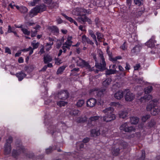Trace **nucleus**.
<instances>
[{"label": "nucleus", "mask_w": 160, "mask_h": 160, "mask_svg": "<svg viewBox=\"0 0 160 160\" xmlns=\"http://www.w3.org/2000/svg\"><path fill=\"white\" fill-rule=\"evenodd\" d=\"M79 11L80 15L77 18H76V19L79 22L82 23H84L85 22H87L89 24L92 23L91 20L88 18L85 15V13H90V11L89 10H86L85 9H78L74 11Z\"/></svg>", "instance_id": "f257e3e1"}, {"label": "nucleus", "mask_w": 160, "mask_h": 160, "mask_svg": "<svg viewBox=\"0 0 160 160\" xmlns=\"http://www.w3.org/2000/svg\"><path fill=\"white\" fill-rule=\"evenodd\" d=\"M98 53L99 57L100 58L101 60V61L100 63H98L96 55L94 53H93L92 54V56L95 62V66L98 69H99L100 70L103 71L105 69L106 65V63L103 55V53L102 52L101 50H99L98 51Z\"/></svg>", "instance_id": "f03ea898"}, {"label": "nucleus", "mask_w": 160, "mask_h": 160, "mask_svg": "<svg viewBox=\"0 0 160 160\" xmlns=\"http://www.w3.org/2000/svg\"><path fill=\"white\" fill-rule=\"evenodd\" d=\"M113 108L111 107L106 108L102 111V112L106 114L103 117L104 121L108 122L115 119L116 116L113 113Z\"/></svg>", "instance_id": "7ed1b4c3"}, {"label": "nucleus", "mask_w": 160, "mask_h": 160, "mask_svg": "<svg viewBox=\"0 0 160 160\" xmlns=\"http://www.w3.org/2000/svg\"><path fill=\"white\" fill-rule=\"evenodd\" d=\"M46 9V7L44 4L37 6L30 12L29 16L32 18L34 16L36 15L38 13L42 12L45 11Z\"/></svg>", "instance_id": "20e7f679"}, {"label": "nucleus", "mask_w": 160, "mask_h": 160, "mask_svg": "<svg viewBox=\"0 0 160 160\" xmlns=\"http://www.w3.org/2000/svg\"><path fill=\"white\" fill-rule=\"evenodd\" d=\"M12 138L9 137L6 140V143L4 145V152L6 155L9 154L11 152L12 148L11 144L12 142Z\"/></svg>", "instance_id": "39448f33"}, {"label": "nucleus", "mask_w": 160, "mask_h": 160, "mask_svg": "<svg viewBox=\"0 0 160 160\" xmlns=\"http://www.w3.org/2000/svg\"><path fill=\"white\" fill-rule=\"evenodd\" d=\"M128 122H125L122 123L120 126L119 129L122 131L125 132H131L135 131V128L132 126H128Z\"/></svg>", "instance_id": "423d86ee"}, {"label": "nucleus", "mask_w": 160, "mask_h": 160, "mask_svg": "<svg viewBox=\"0 0 160 160\" xmlns=\"http://www.w3.org/2000/svg\"><path fill=\"white\" fill-rule=\"evenodd\" d=\"M106 92L105 89H98L97 88H93L90 90L91 94L95 95L98 97H101L106 93Z\"/></svg>", "instance_id": "0eeeda50"}, {"label": "nucleus", "mask_w": 160, "mask_h": 160, "mask_svg": "<svg viewBox=\"0 0 160 160\" xmlns=\"http://www.w3.org/2000/svg\"><path fill=\"white\" fill-rule=\"evenodd\" d=\"M57 95L59 99L65 100L69 97V93L67 90H62L58 93Z\"/></svg>", "instance_id": "6e6552de"}, {"label": "nucleus", "mask_w": 160, "mask_h": 160, "mask_svg": "<svg viewBox=\"0 0 160 160\" xmlns=\"http://www.w3.org/2000/svg\"><path fill=\"white\" fill-rule=\"evenodd\" d=\"M125 99L128 101L132 100L134 97V95L129 90H126L124 92Z\"/></svg>", "instance_id": "1a4fd4ad"}, {"label": "nucleus", "mask_w": 160, "mask_h": 160, "mask_svg": "<svg viewBox=\"0 0 160 160\" xmlns=\"http://www.w3.org/2000/svg\"><path fill=\"white\" fill-rule=\"evenodd\" d=\"M72 37H69L68 38L67 41L65 43L63 44L62 47V49L63 50V52L65 53L66 50V48L70 49V47L71 46L72 41H71Z\"/></svg>", "instance_id": "9d476101"}, {"label": "nucleus", "mask_w": 160, "mask_h": 160, "mask_svg": "<svg viewBox=\"0 0 160 160\" xmlns=\"http://www.w3.org/2000/svg\"><path fill=\"white\" fill-rule=\"evenodd\" d=\"M17 150H13L12 151V155L14 157H16L21 152H24L25 151L24 148L22 146H17Z\"/></svg>", "instance_id": "9b49d317"}, {"label": "nucleus", "mask_w": 160, "mask_h": 160, "mask_svg": "<svg viewBox=\"0 0 160 160\" xmlns=\"http://www.w3.org/2000/svg\"><path fill=\"white\" fill-rule=\"evenodd\" d=\"M157 102L153 100L150 101L148 104L146 109L148 111H151L155 107H156Z\"/></svg>", "instance_id": "f8f14e48"}, {"label": "nucleus", "mask_w": 160, "mask_h": 160, "mask_svg": "<svg viewBox=\"0 0 160 160\" xmlns=\"http://www.w3.org/2000/svg\"><path fill=\"white\" fill-rule=\"evenodd\" d=\"M96 100L94 98H91L88 100L87 102V105L88 107H92L96 104Z\"/></svg>", "instance_id": "ddd939ff"}, {"label": "nucleus", "mask_w": 160, "mask_h": 160, "mask_svg": "<svg viewBox=\"0 0 160 160\" xmlns=\"http://www.w3.org/2000/svg\"><path fill=\"white\" fill-rule=\"evenodd\" d=\"M128 111L125 110L120 111L119 112L118 115L120 118H124L128 117Z\"/></svg>", "instance_id": "4468645a"}, {"label": "nucleus", "mask_w": 160, "mask_h": 160, "mask_svg": "<svg viewBox=\"0 0 160 160\" xmlns=\"http://www.w3.org/2000/svg\"><path fill=\"white\" fill-rule=\"evenodd\" d=\"M124 93L122 91H120L114 94L115 98L117 99H120L123 96Z\"/></svg>", "instance_id": "2eb2a0df"}, {"label": "nucleus", "mask_w": 160, "mask_h": 160, "mask_svg": "<svg viewBox=\"0 0 160 160\" xmlns=\"http://www.w3.org/2000/svg\"><path fill=\"white\" fill-rule=\"evenodd\" d=\"M156 41L152 39H150L146 43V45L149 47L153 48L154 46L155 43Z\"/></svg>", "instance_id": "dca6fc26"}, {"label": "nucleus", "mask_w": 160, "mask_h": 160, "mask_svg": "<svg viewBox=\"0 0 160 160\" xmlns=\"http://www.w3.org/2000/svg\"><path fill=\"white\" fill-rule=\"evenodd\" d=\"M16 75L18 78L19 80L21 81L26 76V75L22 72H21L19 73H16Z\"/></svg>", "instance_id": "f3484780"}, {"label": "nucleus", "mask_w": 160, "mask_h": 160, "mask_svg": "<svg viewBox=\"0 0 160 160\" xmlns=\"http://www.w3.org/2000/svg\"><path fill=\"white\" fill-rule=\"evenodd\" d=\"M76 59L77 65L78 66L82 67L85 61L79 57L76 58Z\"/></svg>", "instance_id": "a211bd4d"}, {"label": "nucleus", "mask_w": 160, "mask_h": 160, "mask_svg": "<svg viewBox=\"0 0 160 160\" xmlns=\"http://www.w3.org/2000/svg\"><path fill=\"white\" fill-rule=\"evenodd\" d=\"M160 112V109L159 108L156 107L154 108L151 111V113L153 115H156L158 114Z\"/></svg>", "instance_id": "6ab92c4d"}, {"label": "nucleus", "mask_w": 160, "mask_h": 160, "mask_svg": "<svg viewBox=\"0 0 160 160\" xmlns=\"http://www.w3.org/2000/svg\"><path fill=\"white\" fill-rule=\"evenodd\" d=\"M152 97L151 95L150 94L147 95L143 97H141L140 98V100L141 102H143L145 101V102L148 101V100L151 99Z\"/></svg>", "instance_id": "aec40b11"}, {"label": "nucleus", "mask_w": 160, "mask_h": 160, "mask_svg": "<svg viewBox=\"0 0 160 160\" xmlns=\"http://www.w3.org/2000/svg\"><path fill=\"white\" fill-rule=\"evenodd\" d=\"M52 60V57L48 55H45L44 57V61L45 63L50 62Z\"/></svg>", "instance_id": "412c9836"}, {"label": "nucleus", "mask_w": 160, "mask_h": 160, "mask_svg": "<svg viewBox=\"0 0 160 160\" xmlns=\"http://www.w3.org/2000/svg\"><path fill=\"white\" fill-rule=\"evenodd\" d=\"M112 81L111 78H108L103 82L102 85L105 87H107L110 84Z\"/></svg>", "instance_id": "4be33fe9"}, {"label": "nucleus", "mask_w": 160, "mask_h": 160, "mask_svg": "<svg viewBox=\"0 0 160 160\" xmlns=\"http://www.w3.org/2000/svg\"><path fill=\"white\" fill-rule=\"evenodd\" d=\"M141 48V47L137 45L132 50V52L133 53H137L140 51Z\"/></svg>", "instance_id": "5701e85b"}, {"label": "nucleus", "mask_w": 160, "mask_h": 160, "mask_svg": "<svg viewBox=\"0 0 160 160\" xmlns=\"http://www.w3.org/2000/svg\"><path fill=\"white\" fill-rule=\"evenodd\" d=\"M139 121V119L137 117H132L130 118L131 123L132 124H136Z\"/></svg>", "instance_id": "b1692460"}, {"label": "nucleus", "mask_w": 160, "mask_h": 160, "mask_svg": "<svg viewBox=\"0 0 160 160\" xmlns=\"http://www.w3.org/2000/svg\"><path fill=\"white\" fill-rule=\"evenodd\" d=\"M87 120V118L85 116L83 117H80L78 118L77 121L78 123H83L86 122Z\"/></svg>", "instance_id": "393cba45"}, {"label": "nucleus", "mask_w": 160, "mask_h": 160, "mask_svg": "<svg viewBox=\"0 0 160 160\" xmlns=\"http://www.w3.org/2000/svg\"><path fill=\"white\" fill-rule=\"evenodd\" d=\"M143 13V12L142 10H137L133 12V14L134 17H138L141 16Z\"/></svg>", "instance_id": "a878e982"}, {"label": "nucleus", "mask_w": 160, "mask_h": 160, "mask_svg": "<svg viewBox=\"0 0 160 160\" xmlns=\"http://www.w3.org/2000/svg\"><path fill=\"white\" fill-rule=\"evenodd\" d=\"M100 130H96V129H92L91 131V134L93 137L98 136L100 134Z\"/></svg>", "instance_id": "bb28decb"}, {"label": "nucleus", "mask_w": 160, "mask_h": 160, "mask_svg": "<svg viewBox=\"0 0 160 160\" xmlns=\"http://www.w3.org/2000/svg\"><path fill=\"white\" fill-rule=\"evenodd\" d=\"M117 71L116 69H108L106 72V75H110L111 74H115L117 73Z\"/></svg>", "instance_id": "cd10ccee"}, {"label": "nucleus", "mask_w": 160, "mask_h": 160, "mask_svg": "<svg viewBox=\"0 0 160 160\" xmlns=\"http://www.w3.org/2000/svg\"><path fill=\"white\" fill-rule=\"evenodd\" d=\"M80 111L77 109L72 110H71L69 113L72 116H75L78 115Z\"/></svg>", "instance_id": "c85d7f7f"}, {"label": "nucleus", "mask_w": 160, "mask_h": 160, "mask_svg": "<svg viewBox=\"0 0 160 160\" xmlns=\"http://www.w3.org/2000/svg\"><path fill=\"white\" fill-rule=\"evenodd\" d=\"M99 117L98 116H96L90 117L89 119V122L90 123L92 122H95L99 119Z\"/></svg>", "instance_id": "c756f323"}, {"label": "nucleus", "mask_w": 160, "mask_h": 160, "mask_svg": "<svg viewBox=\"0 0 160 160\" xmlns=\"http://www.w3.org/2000/svg\"><path fill=\"white\" fill-rule=\"evenodd\" d=\"M82 67H85L87 69H88L89 71H92L94 70L93 68H91L90 66L89 65L88 63L86 62H85L83 66Z\"/></svg>", "instance_id": "7c9ffc66"}, {"label": "nucleus", "mask_w": 160, "mask_h": 160, "mask_svg": "<svg viewBox=\"0 0 160 160\" xmlns=\"http://www.w3.org/2000/svg\"><path fill=\"white\" fill-rule=\"evenodd\" d=\"M120 150L119 148H114L112 152V155L114 156H117L119 154Z\"/></svg>", "instance_id": "2f4dec72"}, {"label": "nucleus", "mask_w": 160, "mask_h": 160, "mask_svg": "<svg viewBox=\"0 0 160 160\" xmlns=\"http://www.w3.org/2000/svg\"><path fill=\"white\" fill-rule=\"evenodd\" d=\"M153 89L152 87L148 86L144 89V92L145 93H149L151 92Z\"/></svg>", "instance_id": "473e14b6"}, {"label": "nucleus", "mask_w": 160, "mask_h": 160, "mask_svg": "<svg viewBox=\"0 0 160 160\" xmlns=\"http://www.w3.org/2000/svg\"><path fill=\"white\" fill-rule=\"evenodd\" d=\"M96 35L97 36L98 40L99 41L101 42V40L103 38V35L99 32H97L96 33Z\"/></svg>", "instance_id": "72a5a7b5"}, {"label": "nucleus", "mask_w": 160, "mask_h": 160, "mask_svg": "<svg viewBox=\"0 0 160 160\" xmlns=\"http://www.w3.org/2000/svg\"><path fill=\"white\" fill-rule=\"evenodd\" d=\"M66 67L65 66H62L60 67L58 70L57 73V74H61L63 71L66 68Z\"/></svg>", "instance_id": "f704fd0d"}, {"label": "nucleus", "mask_w": 160, "mask_h": 160, "mask_svg": "<svg viewBox=\"0 0 160 160\" xmlns=\"http://www.w3.org/2000/svg\"><path fill=\"white\" fill-rule=\"evenodd\" d=\"M28 9L24 6H22L20 7V11L23 13H26L27 12Z\"/></svg>", "instance_id": "c9c22d12"}, {"label": "nucleus", "mask_w": 160, "mask_h": 160, "mask_svg": "<svg viewBox=\"0 0 160 160\" xmlns=\"http://www.w3.org/2000/svg\"><path fill=\"white\" fill-rule=\"evenodd\" d=\"M57 103L58 106L60 107H62V106H64L67 103V102L64 101H60L58 102Z\"/></svg>", "instance_id": "e433bc0d"}, {"label": "nucleus", "mask_w": 160, "mask_h": 160, "mask_svg": "<svg viewBox=\"0 0 160 160\" xmlns=\"http://www.w3.org/2000/svg\"><path fill=\"white\" fill-rule=\"evenodd\" d=\"M84 103V101L83 100H79L76 103L77 106L78 107H80L83 106Z\"/></svg>", "instance_id": "4c0bfd02"}, {"label": "nucleus", "mask_w": 160, "mask_h": 160, "mask_svg": "<svg viewBox=\"0 0 160 160\" xmlns=\"http://www.w3.org/2000/svg\"><path fill=\"white\" fill-rule=\"evenodd\" d=\"M103 4V0H97L96 1V5L98 7H102Z\"/></svg>", "instance_id": "58836bf2"}, {"label": "nucleus", "mask_w": 160, "mask_h": 160, "mask_svg": "<svg viewBox=\"0 0 160 160\" xmlns=\"http://www.w3.org/2000/svg\"><path fill=\"white\" fill-rule=\"evenodd\" d=\"M84 147V144L82 142L77 144V148L78 151H81V149Z\"/></svg>", "instance_id": "ea45409f"}, {"label": "nucleus", "mask_w": 160, "mask_h": 160, "mask_svg": "<svg viewBox=\"0 0 160 160\" xmlns=\"http://www.w3.org/2000/svg\"><path fill=\"white\" fill-rule=\"evenodd\" d=\"M49 40L50 41V42H49V43H50V44H49L50 45V47L48 48H46V50L47 51L49 50H50V49L51 48L52 46V45H53V40L52 38H49Z\"/></svg>", "instance_id": "a19ab883"}, {"label": "nucleus", "mask_w": 160, "mask_h": 160, "mask_svg": "<svg viewBox=\"0 0 160 160\" xmlns=\"http://www.w3.org/2000/svg\"><path fill=\"white\" fill-rule=\"evenodd\" d=\"M150 118L149 115H146L142 117V122H145L146 121Z\"/></svg>", "instance_id": "79ce46f5"}, {"label": "nucleus", "mask_w": 160, "mask_h": 160, "mask_svg": "<svg viewBox=\"0 0 160 160\" xmlns=\"http://www.w3.org/2000/svg\"><path fill=\"white\" fill-rule=\"evenodd\" d=\"M62 15L64 16L67 20L70 21L71 22H73V19L70 17H69L67 16L64 14H62Z\"/></svg>", "instance_id": "37998d69"}, {"label": "nucleus", "mask_w": 160, "mask_h": 160, "mask_svg": "<svg viewBox=\"0 0 160 160\" xmlns=\"http://www.w3.org/2000/svg\"><path fill=\"white\" fill-rule=\"evenodd\" d=\"M78 9H84V8H77L75 9H74L72 12V13L73 14L77 15L78 17L80 15V13H79V12L78 11V10L76 11H74L75 10H76Z\"/></svg>", "instance_id": "c03bdc74"}, {"label": "nucleus", "mask_w": 160, "mask_h": 160, "mask_svg": "<svg viewBox=\"0 0 160 160\" xmlns=\"http://www.w3.org/2000/svg\"><path fill=\"white\" fill-rule=\"evenodd\" d=\"M88 37H87L85 35H83L82 37V42L83 44L86 43L87 39Z\"/></svg>", "instance_id": "a18cd8bd"}, {"label": "nucleus", "mask_w": 160, "mask_h": 160, "mask_svg": "<svg viewBox=\"0 0 160 160\" xmlns=\"http://www.w3.org/2000/svg\"><path fill=\"white\" fill-rule=\"evenodd\" d=\"M40 0H33L32 2H31L30 3V6H35L36 4L38 3L39 2Z\"/></svg>", "instance_id": "49530a36"}, {"label": "nucleus", "mask_w": 160, "mask_h": 160, "mask_svg": "<svg viewBox=\"0 0 160 160\" xmlns=\"http://www.w3.org/2000/svg\"><path fill=\"white\" fill-rule=\"evenodd\" d=\"M55 149V148H53L52 147H50L46 149V153L48 154H49L52 152V151Z\"/></svg>", "instance_id": "de8ad7c7"}, {"label": "nucleus", "mask_w": 160, "mask_h": 160, "mask_svg": "<svg viewBox=\"0 0 160 160\" xmlns=\"http://www.w3.org/2000/svg\"><path fill=\"white\" fill-rule=\"evenodd\" d=\"M39 43L38 42H37L36 43H34L33 42H32L31 43V45L33 47V49L37 48L39 46Z\"/></svg>", "instance_id": "09e8293b"}, {"label": "nucleus", "mask_w": 160, "mask_h": 160, "mask_svg": "<svg viewBox=\"0 0 160 160\" xmlns=\"http://www.w3.org/2000/svg\"><path fill=\"white\" fill-rule=\"evenodd\" d=\"M22 31L25 34L29 35L30 34V32L26 29L22 28Z\"/></svg>", "instance_id": "8fccbe9b"}, {"label": "nucleus", "mask_w": 160, "mask_h": 160, "mask_svg": "<svg viewBox=\"0 0 160 160\" xmlns=\"http://www.w3.org/2000/svg\"><path fill=\"white\" fill-rule=\"evenodd\" d=\"M51 30L57 33L58 32V29L56 26H52L51 28Z\"/></svg>", "instance_id": "3c124183"}, {"label": "nucleus", "mask_w": 160, "mask_h": 160, "mask_svg": "<svg viewBox=\"0 0 160 160\" xmlns=\"http://www.w3.org/2000/svg\"><path fill=\"white\" fill-rule=\"evenodd\" d=\"M14 30V27H11V26L9 25L8 26V32L10 33L11 32H13Z\"/></svg>", "instance_id": "603ef678"}, {"label": "nucleus", "mask_w": 160, "mask_h": 160, "mask_svg": "<svg viewBox=\"0 0 160 160\" xmlns=\"http://www.w3.org/2000/svg\"><path fill=\"white\" fill-rule=\"evenodd\" d=\"M145 152L144 151H142V156L138 160H144L145 158Z\"/></svg>", "instance_id": "864d4df0"}, {"label": "nucleus", "mask_w": 160, "mask_h": 160, "mask_svg": "<svg viewBox=\"0 0 160 160\" xmlns=\"http://www.w3.org/2000/svg\"><path fill=\"white\" fill-rule=\"evenodd\" d=\"M86 42L88 44H90L92 45H93L94 44V42L91 40L88 37L87 39V41Z\"/></svg>", "instance_id": "5fc2aeb1"}, {"label": "nucleus", "mask_w": 160, "mask_h": 160, "mask_svg": "<svg viewBox=\"0 0 160 160\" xmlns=\"http://www.w3.org/2000/svg\"><path fill=\"white\" fill-rule=\"evenodd\" d=\"M62 43L61 41H58L57 42L56 44V48H59L61 46Z\"/></svg>", "instance_id": "6e6d98bb"}, {"label": "nucleus", "mask_w": 160, "mask_h": 160, "mask_svg": "<svg viewBox=\"0 0 160 160\" xmlns=\"http://www.w3.org/2000/svg\"><path fill=\"white\" fill-rule=\"evenodd\" d=\"M58 5L56 3H53L52 4L51 6H50L51 8H57L58 7Z\"/></svg>", "instance_id": "4d7b16f0"}, {"label": "nucleus", "mask_w": 160, "mask_h": 160, "mask_svg": "<svg viewBox=\"0 0 160 160\" xmlns=\"http://www.w3.org/2000/svg\"><path fill=\"white\" fill-rule=\"evenodd\" d=\"M134 2L135 4L138 6H140L141 4V2L139 0H134Z\"/></svg>", "instance_id": "13d9d810"}, {"label": "nucleus", "mask_w": 160, "mask_h": 160, "mask_svg": "<svg viewBox=\"0 0 160 160\" xmlns=\"http://www.w3.org/2000/svg\"><path fill=\"white\" fill-rule=\"evenodd\" d=\"M38 31L37 30H35L34 31H31V37H35Z\"/></svg>", "instance_id": "bf43d9fd"}, {"label": "nucleus", "mask_w": 160, "mask_h": 160, "mask_svg": "<svg viewBox=\"0 0 160 160\" xmlns=\"http://www.w3.org/2000/svg\"><path fill=\"white\" fill-rule=\"evenodd\" d=\"M5 52L8 53L9 54H11V52L10 49L8 47H6L5 49Z\"/></svg>", "instance_id": "052dcab7"}, {"label": "nucleus", "mask_w": 160, "mask_h": 160, "mask_svg": "<svg viewBox=\"0 0 160 160\" xmlns=\"http://www.w3.org/2000/svg\"><path fill=\"white\" fill-rule=\"evenodd\" d=\"M45 52L44 47L43 46L40 49V51L39 52V53H40V55L44 53Z\"/></svg>", "instance_id": "680f3d73"}, {"label": "nucleus", "mask_w": 160, "mask_h": 160, "mask_svg": "<svg viewBox=\"0 0 160 160\" xmlns=\"http://www.w3.org/2000/svg\"><path fill=\"white\" fill-rule=\"evenodd\" d=\"M89 140L90 139L89 138H86L83 140L82 142L84 143H86L89 142Z\"/></svg>", "instance_id": "e2e57ef3"}, {"label": "nucleus", "mask_w": 160, "mask_h": 160, "mask_svg": "<svg viewBox=\"0 0 160 160\" xmlns=\"http://www.w3.org/2000/svg\"><path fill=\"white\" fill-rule=\"evenodd\" d=\"M52 0H43L45 3L49 4L51 3Z\"/></svg>", "instance_id": "0e129e2a"}, {"label": "nucleus", "mask_w": 160, "mask_h": 160, "mask_svg": "<svg viewBox=\"0 0 160 160\" xmlns=\"http://www.w3.org/2000/svg\"><path fill=\"white\" fill-rule=\"evenodd\" d=\"M120 48L123 50H124L126 49L125 42H124L122 45L120 47Z\"/></svg>", "instance_id": "69168bd1"}, {"label": "nucleus", "mask_w": 160, "mask_h": 160, "mask_svg": "<svg viewBox=\"0 0 160 160\" xmlns=\"http://www.w3.org/2000/svg\"><path fill=\"white\" fill-rule=\"evenodd\" d=\"M140 67V65L139 64H137L134 67L135 70H138Z\"/></svg>", "instance_id": "338daca9"}, {"label": "nucleus", "mask_w": 160, "mask_h": 160, "mask_svg": "<svg viewBox=\"0 0 160 160\" xmlns=\"http://www.w3.org/2000/svg\"><path fill=\"white\" fill-rule=\"evenodd\" d=\"M121 145L123 147V148H125L127 146L128 143L126 142H123L121 144Z\"/></svg>", "instance_id": "774afa93"}]
</instances>
